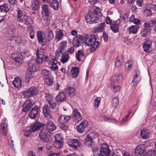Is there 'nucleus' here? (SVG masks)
<instances>
[{
    "mask_svg": "<svg viewBox=\"0 0 156 156\" xmlns=\"http://www.w3.org/2000/svg\"><path fill=\"white\" fill-rule=\"evenodd\" d=\"M48 103L51 108L54 109L55 108H56L57 106L56 103V102H54L53 101L49 102Z\"/></svg>",
    "mask_w": 156,
    "mask_h": 156,
    "instance_id": "338daca9",
    "label": "nucleus"
},
{
    "mask_svg": "<svg viewBox=\"0 0 156 156\" xmlns=\"http://www.w3.org/2000/svg\"><path fill=\"white\" fill-rule=\"evenodd\" d=\"M9 5L6 3H5L2 5H0V12L3 11L7 12L9 10Z\"/></svg>",
    "mask_w": 156,
    "mask_h": 156,
    "instance_id": "37998d69",
    "label": "nucleus"
},
{
    "mask_svg": "<svg viewBox=\"0 0 156 156\" xmlns=\"http://www.w3.org/2000/svg\"><path fill=\"white\" fill-rule=\"evenodd\" d=\"M45 60L47 62L48 66L53 71L56 70L58 69L57 65V61L55 59L52 58H49L48 56H45Z\"/></svg>",
    "mask_w": 156,
    "mask_h": 156,
    "instance_id": "7ed1b4c3",
    "label": "nucleus"
},
{
    "mask_svg": "<svg viewBox=\"0 0 156 156\" xmlns=\"http://www.w3.org/2000/svg\"><path fill=\"white\" fill-rule=\"evenodd\" d=\"M112 87L113 90L116 92L118 91L120 89V87L119 85H113L112 86Z\"/></svg>",
    "mask_w": 156,
    "mask_h": 156,
    "instance_id": "774afa93",
    "label": "nucleus"
},
{
    "mask_svg": "<svg viewBox=\"0 0 156 156\" xmlns=\"http://www.w3.org/2000/svg\"><path fill=\"white\" fill-rule=\"evenodd\" d=\"M101 14V10L99 8L93 7L92 10L85 16V20L87 23H99L100 21L99 16Z\"/></svg>",
    "mask_w": 156,
    "mask_h": 156,
    "instance_id": "f03ea898",
    "label": "nucleus"
},
{
    "mask_svg": "<svg viewBox=\"0 0 156 156\" xmlns=\"http://www.w3.org/2000/svg\"><path fill=\"white\" fill-rule=\"evenodd\" d=\"M120 20L119 19L114 22L113 23L111 24L110 28L114 32H116L118 31L119 24L120 23Z\"/></svg>",
    "mask_w": 156,
    "mask_h": 156,
    "instance_id": "6ab92c4d",
    "label": "nucleus"
},
{
    "mask_svg": "<svg viewBox=\"0 0 156 156\" xmlns=\"http://www.w3.org/2000/svg\"><path fill=\"white\" fill-rule=\"evenodd\" d=\"M73 120L76 122H78L81 120L82 116L78 110H74L73 111Z\"/></svg>",
    "mask_w": 156,
    "mask_h": 156,
    "instance_id": "aec40b11",
    "label": "nucleus"
},
{
    "mask_svg": "<svg viewBox=\"0 0 156 156\" xmlns=\"http://www.w3.org/2000/svg\"><path fill=\"white\" fill-rule=\"evenodd\" d=\"M28 33L30 38L31 39H33L34 37V32L31 25L29 26L28 27Z\"/></svg>",
    "mask_w": 156,
    "mask_h": 156,
    "instance_id": "a18cd8bd",
    "label": "nucleus"
},
{
    "mask_svg": "<svg viewBox=\"0 0 156 156\" xmlns=\"http://www.w3.org/2000/svg\"><path fill=\"white\" fill-rule=\"evenodd\" d=\"M105 25V23H103L99 24L98 27H94L93 30L94 32L97 33L101 32L104 27Z\"/></svg>",
    "mask_w": 156,
    "mask_h": 156,
    "instance_id": "72a5a7b5",
    "label": "nucleus"
},
{
    "mask_svg": "<svg viewBox=\"0 0 156 156\" xmlns=\"http://www.w3.org/2000/svg\"><path fill=\"white\" fill-rule=\"evenodd\" d=\"M62 57L60 59L61 61L63 63L67 62L69 60V55L68 53L64 52V54L61 56Z\"/></svg>",
    "mask_w": 156,
    "mask_h": 156,
    "instance_id": "ea45409f",
    "label": "nucleus"
},
{
    "mask_svg": "<svg viewBox=\"0 0 156 156\" xmlns=\"http://www.w3.org/2000/svg\"><path fill=\"white\" fill-rule=\"evenodd\" d=\"M34 71L30 70H27L25 75V78L28 81H29L34 77L33 73Z\"/></svg>",
    "mask_w": 156,
    "mask_h": 156,
    "instance_id": "4c0bfd02",
    "label": "nucleus"
},
{
    "mask_svg": "<svg viewBox=\"0 0 156 156\" xmlns=\"http://www.w3.org/2000/svg\"><path fill=\"white\" fill-rule=\"evenodd\" d=\"M37 35L39 42L42 45H44L46 41V39L42 31L41 30L38 31L37 33Z\"/></svg>",
    "mask_w": 156,
    "mask_h": 156,
    "instance_id": "ddd939ff",
    "label": "nucleus"
},
{
    "mask_svg": "<svg viewBox=\"0 0 156 156\" xmlns=\"http://www.w3.org/2000/svg\"><path fill=\"white\" fill-rule=\"evenodd\" d=\"M155 20H151L149 22H145L144 23V28L145 29L148 30L149 31L151 30V28L153 27L154 23Z\"/></svg>",
    "mask_w": 156,
    "mask_h": 156,
    "instance_id": "473e14b6",
    "label": "nucleus"
},
{
    "mask_svg": "<svg viewBox=\"0 0 156 156\" xmlns=\"http://www.w3.org/2000/svg\"><path fill=\"white\" fill-rule=\"evenodd\" d=\"M98 136V134L94 132H92L87 134L84 139V143L86 145H89L93 142V140L95 139Z\"/></svg>",
    "mask_w": 156,
    "mask_h": 156,
    "instance_id": "20e7f679",
    "label": "nucleus"
},
{
    "mask_svg": "<svg viewBox=\"0 0 156 156\" xmlns=\"http://www.w3.org/2000/svg\"><path fill=\"white\" fill-rule=\"evenodd\" d=\"M45 100L49 103L53 101V98L51 95L49 93H45Z\"/></svg>",
    "mask_w": 156,
    "mask_h": 156,
    "instance_id": "09e8293b",
    "label": "nucleus"
},
{
    "mask_svg": "<svg viewBox=\"0 0 156 156\" xmlns=\"http://www.w3.org/2000/svg\"><path fill=\"white\" fill-rule=\"evenodd\" d=\"M70 118V116L69 115H61L58 119V121L61 124H64V123L69 120Z\"/></svg>",
    "mask_w": 156,
    "mask_h": 156,
    "instance_id": "393cba45",
    "label": "nucleus"
},
{
    "mask_svg": "<svg viewBox=\"0 0 156 156\" xmlns=\"http://www.w3.org/2000/svg\"><path fill=\"white\" fill-rule=\"evenodd\" d=\"M43 124L40 122H37L34 123L30 126V130L31 132H34L39 129L42 126H43Z\"/></svg>",
    "mask_w": 156,
    "mask_h": 156,
    "instance_id": "f3484780",
    "label": "nucleus"
},
{
    "mask_svg": "<svg viewBox=\"0 0 156 156\" xmlns=\"http://www.w3.org/2000/svg\"><path fill=\"white\" fill-rule=\"evenodd\" d=\"M140 72L139 71H136L135 76L133 80V82L138 83L139 82L140 80Z\"/></svg>",
    "mask_w": 156,
    "mask_h": 156,
    "instance_id": "603ef678",
    "label": "nucleus"
},
{
    "mask_svg": "<svg viewBox=\"0 0 156 156\" xmlns=\"http://www.w3.org/2000/svg\"><path fill=\"white\" fill-rule=\"evenodd\" d=\"M145 14L147 16H151L152 15V12L151 10L149 9H146L144 10Z\"/></svg>",
    "mask_w": 156,
    "mask_h": 156,
    "instance_id": "69168bd1",
    "label": "nucleus"
},
{
    "mask_svg": "<svg viewBox=\"0 0 156 156\" xmlns=\"http://www.w3.org/2000/svg\"><path fill=\"white\" fill-rule=\"evenodd\" d=\"M33 105V104L30 100H26L23 105L22 111L24 112H27Z\"/></svg>",
    "mask_w": 156,
    "mask_h": 156,
    "instance_id": "dca6fc26",
    "label": "nucleus"
},
{
    "mask_svg": "<svg viewBox=\"0 0 156 156\" xmlns=\"http://www.w3.org/2000/svg\"><path fill=\"white\" fill-rule=\"evenodd\" d=\"M68 95L70 97H73L75 95V90L73 88L71 87H68L66 90Z\"/></svg>",
    "mask_w": 156,
    "mask_h": 156,
    "instance_id": "58836bf2",
    "label": "nucleus"
},
{
    "mask_svg": "<svg viewBox=\"0 0 156 156\" xmlns=\"http://www.w3.org/2000/svg\"><path fill=\"white\" fill-rule=\"evenodd\" d=\"M48 3L50 6L55 10H58L59 8V3L58 0H49Z\"/></svg>",
    "mask_w": 156,
    "mask_h": 156,
    "instance_id": "4be33fe9",
    "label": "nucleus"
},
{
    "mask_svg": "<svg viewBox=\"0 0 156 156\" xmlns=\"http://www.w3.org/2000/svg\"><path fill=\"white\" fill-rule=\"evenodd\" d=\"M64 51L58 48L57 50L55 52V56L57 58L59 56H62L64 54Z\"/></svg>",
    "mask_w": 156,
    "mask_h": 156,
    "instance_id": "5fc2aeb1",
    "label": "nucleus"
},
{
    "mask_svg": "<svg viewBox=\"0 0 156 156\" xmlns=\"http://www.w3.org/2000/svg\"><path fill=\"white\" fill-rule=\"evenodd\" d=\"M101 101V98L100 97H98L94 100V106L96 108L98 107Z\"/></svg>",
    "mask_w": 156,
    "mask_h": 156,
    "instance_id": "13d9d810",
    "label": "nucleus"
},
{
    "mask_svg": "<svg viewBox=\"0 0 156 156\" xmlns=\"http://www.w3.org/2000/svg\"><path fill=\"white\" fill-rule=\"evenodd\" d=\"M42 111L43 114L45 117L48 119L51 118L50 108L48 105H44Z\"/></svg>",
    "mask_w": 156,
    "mask_h": 156,
    "instance_id": "a211bd4d",
    "label": "nucleus"
},
{
    "mask_svg": "<svg viewBox=\"0 0 156 156\" xmlns=\"http://www.w3.org/2000/svg\"><path fill=\"white\" fill-rule=\"evenodd\" d=\"M87 121L86 120L81 122L80 124L76 126L77 131L79 133H83L85 128L87 126Z\"/></svg>",
    "mask_w": 156,
    "mask_h": 156,
    "instance_id": "4468645a",
    "label": "nucleus"
},
{
    "mask_svg": "<svg viewBox=\"0 0 156 156\" xmlns=\"http://www.w3.org/2000/svg\"><path fill=\"white\" fill-rule=\"evenodd\" d=\"M40 1L39 0H34L31 7L34 11L37 10L40 8Z\"/></svg>",
    "mask_w": 156,
    "mask_h": 156,
    "instance_id": "c85d7f7f",
    "label": "nucleus"
},
{
    "mask_svg": "<svg viewBox=\"0 0 156 156\" xmlns=\"http://www.w3.org/2000/svg\"><path fill=\"white\" fill-rule=\"evenodd\" d=\"M42 15V19L44 21H46V24L48 25L49 24L48 22V19L49 16V14H41Z\"/></svg>",
    "mask_w": 156,
    "mask_h": 156,
    "instance_id": "bf43d9fd",
    "label": "nucleus"
},
{
    "mask_svg": "<svg viewBox=\"0 0 156 156\" xmlns=\"http://www.w3.org/2000/svg\"><path fill=\"white\" fill-rule=\"evenodd\" d=\"M47 39L49 41L52 40L54 37V35L53 31L51 30H48L47 34Z\"/></svg>",
    "mask_w": 156,
    "mask_h": 156,
    "instance_id": "c03bdc74",
    "label": "nucleus"
},
{
    "mask_svg": "<svg viewBox=\"0 0 156 156\" xmlns=\"http://www.w3.org/2000/svg\"><path fill=\"white\" fill-rule=\"evenodd\" d=\"M147 156H156V151L151 150L148 151Z\"/></svg>",
    "mask_w": 156,
    "mask_h": 156,
    "instance_id": "052dcab7",
    "label": "nucleus"
},
{
    "mask_svg": "<svg viewBox=\"0 0 156 156\" xmlns=\"http://www.w3.org/2000/svg\"><path fill=\"white\" fill-rule=\"evenodd\" d=\"M54 141H59V140H63L61 135L59 133L55 134L54 136Z\"/></svg>",
    "mask_w": 156,
    "mask_h": 156,
    "instance_id": "680f3d73",
    "label": "nucleus"
},
{
    "mask_svg": "<svg viewBox=\"0 0 156 156\" xmlns=\"http://www.w3.org/2000/svg\"><path fill=\"white\" fill-rule=\"evenodd\" d=\"M67 41H64L62 42L60 44V45L58 47V48L64 51V50L66 47Z\"/></svg>",
    "mask_w": 156,
    "mask_h": 156,
    "instance_id": "4d7b16f0",
    "label": "nucleus"
},
{
    "mask_svg": "<svg viewBox=\"0 0 156 156\" xmlns=\"http://www.w3.org/2000/svg\"><path fill=\"white\" fill-rule=\"evenodd\" d=\"M12 83L14 86L16 87H19L22 85L21 80L18 77L15 78Z\"/></svg>",
    "mask_w": 156,
    "mask_h": 156,
    "instance_id": "f704fd0d",
    "label": "nucleus"
},
{
    "mask_svg": "<svg viewBox=\"0 0 156 156\" xmlns=\"http://www.w3.org/2000/svg\"><path fill=\"white\" fill-rule=\"evenodd\" d=\"M36 59H31L30 60L28 63V66L29 70L35 71L36 70L37 64Z\"/></svg>",
    "mask_w": 156,
    "mask_h": 156,
    "instance_id": "f8f14e48",
    "label": "nucleus"
},
{
    "mask_svg": "<svg viewBox=\"0 0 156 156\" xmlns=\"http://www.w3.org/2000/svg\"><path fill=\"white\" fill-rule=\"evenodd\" d=\"M84 56V53L83 50H78L76 53V58L79 62H80L83 58Z\"/></svg>",
    "mask_w": 156,
    "mask_h": 156,
    "instance_id": "cd10ccee",
    "label": "nucleus"
},
{
    "mask_svg": "<svg viewBox=\"0 0 156 156\" xmlns=\"http://www.w3.org/2000/svg\"><path fill=\"white\" fill-rule=\"evenodd\" d=\"M119 103V100L117 98H113L111 101V105L114 108H116L118 105Z\"/></svg>",
    "mask_w": 156,
    "mask_h": 156,
    "instance_id": "8fccbe9b",
    "label": "nucleus"
},
{
    "mask_svg": "<svg viewBox=\"0 0 156 156\" xmlns=\"http://www.w3.org/2000/svg\"><path fill=\"white\" fill-rule=\"evenodd\" d=\"M79 72L78 68L77 67L72 68L71 70L72 76L74 78H76Z\"/></svg>",
    "mask_w": 156,
    "mask_h": 156,
    "instance_id": "a19ab883",
    "label": "nucleus"
},
{
    "mask_svg": "<svg viewBox=\"0 0 156 156\" xmlns=\"http://www.w3.org/2000/svg\"><path fill=\"white\" fill-rule=\"evenodd\" d=\"M150 31L148 30H146L144 29H142L141 31V35L142 36L145 37L147 36L148 34L150 32Z\"/></svg>",
    "mask_w": 156,
    "mask_h": 156,
    "instance_id": "0e129e2a",
    "label": "nucleus"
},
{
    "mask_svg": "<svg viewBox=\"0 0 156 156\" xmlns=\"http://www.w3.org/2000/svg\"><path fill=\"white\" fill-rule=\"evenodd\" d=\"M32 96L36 95L39 93V90L37 88L34 87H31L28 89Z\"/></svg>",
    "mask_w": 156,
    "mask_h": 156,
    "instance_id": "c9c22d12",
    "label": "nucleus"
},
{
    "mask_svg": "<svg viewBox=\"0 0 156 156\" xmlns=\"http://www.w3.org/2000/svg\"><path fill=\"white\" fill-rule=\"evenodd\" d=\"M123 79V74L122 73H119L116 77V79H113V80L117 82H119L121 81Z\"/></svg>",
    "mask_w": 156,
    "mask_h": 156,
    "instance_id": "6e6d98bb",
    "label": "nucleus"
},
{
    "mask_svg": "<svg viewBox=\"0 0 156 156\" xmlns=\"http://www.w3.org/2000/svg\"><path fill=\"white\" fill-rule=\"evenodd\" d=\"M23 95L24 97L27 98H28L32 96L30 93V92H29L28 90L27 91L24 92L23 93Z\"/></svg>",
    "mask_w": 156,
    "mask_h": 156,
    "instance_id": "e2e57ef3",
    "label": "nucleus"
},
{
    "mask_svg": "<svg viewBox=\"0 0 156 156\" xmlns=\"http://www.w3.org/2000/svg\"><path fill=\"white\" fill-rule=\"evenodd\" d=\"M97 38L96 36L94 35L90 36L86 35L84 38L82 36L78 35L74 37L73 44V46L77 47L80 46L83 42L86 45L90 47V51L93 52L99 47V42L96 41Z\"/></svg>",
    "mask_w": 156,
    "mask_h": 156,
    "instance_id": "f257e3e1",
    "label": "nucleus"
},
{
    "mask_svg": "<svg viewBox=\"0 0 156 156\" xmlns=\"http://www.w3.org/2000/svg\"><path fill=\"white\" fill-rule=\"evenodd\" d=\"M41 73L44 79L49 78L52 76L51 71L46 69H43Z\"/></svg>",
    "mask_w": 156,
    "mask_h": 156,
    "instance_id": "b1692460",
    "label": "nucleus"
},
{
    "mask_svg": "<svg viewBox=\"0 0 156 156\" xmlns=\"http://www.w3.org/2000/svg\"><path fill=\"white\" fill-rule=\"evenodd\" d=\"M50 134L46 128H43L39 133L40 137L44 141L48 142L49 140Z\"/></svg>",
    "mask_w": 156,
    "mask_h": 156,
    "instance_id": "39448f33",
    "label": "nucleus"
},
{
    "mask_svg": "<svg viewBox=\"0 0 156 156\" xmlns=\"http://www.w3.org/2000/svg\"><path fill=\"white\" fill-rule=\"evenodd\" d=\"M86 145L89 146L92 149L93 151L94 152H97L98 151L97 144L94 142H92L90 144Z\"/></svg>",
    "mask_w": 156,
    "mask_h": 156,
    "instance_id": "49530a36",
    "label": "nucleus"
},
{
    "mask_svg": "<svg viewBox=\"0 0 156 156\" xmlns=\"http://www.w3.org/2000/svg\"><path fill=\"white\" fill-rule=\"evenodd\" d=\"M66 94L65 93L62 92L59 93L55 98L57 102H62L66 100Z\"/></svg>",
    "mask_w": 156,
    "mask_h": 156,
    "instance_id": "412c9836",
    "label": "nucleus"
},
{
    "mask_svg": "<svg viewBox=\"0 0 156 156\" xmlns=\"http://www.w3.org/2000/svg\"><path fill=\"white\" fill-rule=\"evenodd\" d=\"M23 58V56L21 53H18V55L16 57H14L15 60L18 63L21 62Z\"/></svg>",
    "mask_w": 156,
    "mask_h": 156,
    "instance_id": "864d4df0",
    "label": "nucleus"
},
{
    "mask_svg": "<svg viewBox=\"0 0 156 156\" xmlns=\"http://www.w3.org/2000/svg\"><path fill=\"white\" fill-rule=\"evenodd\" d=\"M64 144L63 140H59V141H54L53 142L54 146L57 149L62 148Z\"/></svg>",
    "mask_w": 156,
    "mask_h": 156,
    "instance_id": "7c9ffc66",
    "label": "nucleus"
},
{
    "mask_svg": "<svg viewBox=\"0 0 156 156\" xmlns=\"http://www.w3.org/2000/svg\"><path fill=\"white\" fill-rule=\"evenodd\" d=\"M41 14H49L50 11L49 10L48 6L47 5H43L42 6Z\"/></svg>",
    "mask_w": 156,
    "mask_h": 156,
    "instance_id": "e433bc0d",
    "label": "nucleus"
},
{
    "mask_svg": "<svg viewBox=\"0 0 156 156\" xmlns=\"http://www.w3.org/2000/svg\"><path fill=\"white\" fill-rule=\"evenodd\" d=\"M10 43L12 44H18L21 41V38L20 37L14 36L11 37L10 38Z\"/></svg>",
    "mask_w": 156,
    "mask_h": 156,
    "instance_id": "c756f323",
    "label": "nucleus"
},
{
    "mask_svg": "<svg viewBox=\"0 0 156 156\" xmlns=\"http://www.w3.org/2000/svg\"><path fill=\"white\" fill-rule=\"evenodd\" d=\"M152 41L150 40H147L145 41L143 46L144 51L148 52L152 50Z\"/></svg>",
    "mask_w": 156,
    "mask_h": 156,
    "instance_id": "9b49d317",
    "label": "nucleus"
},
{
    "mask_svg": "<svg viewBox=\"0 0 156 156\" xmlns=\"http://www.w3.org/2000/svg\"><path fill=\"white\" fill-rule=\"evenodd\" d=\"M7 120L6 118H4L2 121L1 126L3 133L6 135L7 133Z\"/></svg>",
    "mask_w": 156,
    "mask_h": 156,
    "instance_id": "5701e85b",
    "label": "nucleus"
},
{
    "mask_svg": "<svg viewBox=\"0 0 156 156\" xmlns=\"http://www.w3.org/2000/svg\"><path fill=\"white\" fill-rule=\"evenodd\" d=\"M25 16L24 15H23L22 12L20 9L18 10L17 16V20L19 22L23 23V18Z\"/></svg>",
    "mask_w": 156,
    "mask_h": 156,
    "instance_id": "2f4dec72",
    "label": "nucleus"
},
{
    "mask_svg": "<svg viewBox=\"0 0 156 156\" xmlns=\"http://www.w3.org/2000/svg\"><path fill=\"white\" fill-rule=\"evenodd\" d=\"M140 134L142 139H146L149 137L150 133L148 130L144 129L141 130Z\"/></svg>",
    "mask_w": 156,
    "mask_h": 156,
    "instance_id": "bb28decb",
    "label": "nucleus"
},
{
    "mask_svg": "<svg viewBox=\"0 0 156 156\" xmlns=\"http://www.w3.org/2000/svg\"><path fill=\"white\" fill-rule=\"evenodd\" d=\"M100 152L102 156H109L111 151L107 144H103L101 146Z\"/></svg>",
    "mask_w": 156,
    "mask_h": 156,
    "instance_id": "0eeeda50",
    "label": "nucleus"
},
{
    "mask_svg": "<svg viewBox=\"0 0 156 156\" xmlns=\"http://www.w3.org/2000/svg\"><path fill=\"white\" fill-rule=\"evenodd\" d=\"M44 83L45 84L49 86H51L53 84V79L52 78H51V77L45 79Z\"/></svg>",
    "mask_w": 156,
    "mask_h": 156,
    "instance_id": "3c124183",
    "label": "nucleus"
},
{
    "mask_svg": "<svg viewBox=\"0 0 156 156\" xmlns=\"http://www.w3.org/2000/svg\"><path fill=\"white\" fill-rule=\"evenodd\" d=\"M68 144L72 148L77 149L81 145V143L79 140L76 139H71L69 140L68 142Z\"/></svg>",
    "mask_w": 156,
    "mask_h": 156,
    "instance_id": "6e6552de",
    "label": "nucleus"
},
{
    "mask_svg": "<svg viewBox=\"0 0 156 156\" xmlns=\"http://www.w3.org/2000/svg\"><path fill=\"white\" fill-rule=\"evenodd\" d=\"M24 20L25 21V24L26 25H31L30 24L32 23L31 19L30 17L26 15L23 18V21Z\"/></svg>",
    "mask_w": 156,
    "mask_h": 156,
    "instance_id": "de8ad7c7",
    "label": "nucleus"
},
{
    "mask_svg": "<svg viewBox=\"0 0 156 156\" xmlns=\"http://www.w3.org/2000/svg\"><path fill=\"white\" fill-rule=\"evenodd\" d=\"M39 111V108L36 105L31 110L28 115L29 117L32 119H35Z\"/></svg>",
    "mask_w": 156,
    "mask_h": 156,
    "instance_id": "9d476101",
    "label": "nucleus"
},
{
    "mask_svg": "<svg viewBox=\"0 0 156 156\" xmlns=\"http://www.w3.org/2000/svg\"><path fill=\"white\" fill-rule=\"evenodd\" d=\"M43 50L41 48H38L36 51V61L38 64H41L43 59Z\"/></svg>",
    "mask_w": 156,
    "mask_h": 156,
    "instance_id": "1a4fd4ad",
    "label": "nucleus"
},
{
    "mask_svg": "<svg viewBox=\"0 0 156 156\" xmlns=\"http://www.w3.org/2000/svg\"><path fill=\"white\" fill-rule=\"evenodd\" d=\"M146 149L143 145L138 146L134 150V156H144Z\"/></svg>",
    "mask_w": 156,
    "mask_h": 156,
    "instance_id": "423d86ee",
    "label": "nucleus"
},
{
    "mask_svg": "<svg viewBox=\"0 0 156 156\" xmlns=\"http://www.w3.org/2000/svg\"><path fill=\"white\" fill-rule=\"evenodd\" d=\"M138 28L137 25H132L129 27L128 29L129 33L136 34L137 32Z\"/></svg>",
    "mask_w": 156,
    "mask_h": 156,
    "instance_id": "79ce46f5",
    "label": "nucleus"
},
{
    "mask_svg": "<svg viewBox=\"0 0 156 156\" xmlns=\"http://www.w3.org/2000/svg\"><path fill=\"white\" fill-rule=\"evenodd\" d=\"M55 34V39L58 41L61 40L64 36V33L61 30L57 29Z\"/></svg>",
    "mask_w": 156,
    "mask_h": 156,
    "instance_id": "a878e982",
    "label": "nucleus"
},
{
    "mask_svg": "<svg viewBox=\"0 0 156 156\" xmlns=\"http://www.w3.org/2000/svg\"><path fill=\"white\" fill-rule=\"evenodd\" d=\"M43 128H46L47 130L50 133L51 131L55 130L56 127L52 122L49 121L47 122L45 126Z\"/></svg>",
    "mask_w": 156,
    "mask_h": 156,
    "instance_id": "2eb2a0df",
    "label": "nucleus"
}]
</instances>
